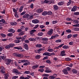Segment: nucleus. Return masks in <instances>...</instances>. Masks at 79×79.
Returning a JSON list of instances; mask_svg holds the SVG:
<instances>
[{"label":"nucleus","mask_w":79,"mask_h":79,"mask_svg":"<svg viewBox=\"0 0 79 79\" xmlns=\"http://www.w3.org/2000/svg\"><path fill=\"white\" fill-rule=\"evenodd\" d=\"M43 76H44L45 77H48V76H49V74H48L44 73L43 74Z\"/></svg>","instance_id":"nucleus-44"},{"label":"nucleus","mask_w":79,"mask_h":79,"mask_svg":"<svg viewBox=\"0 0 79 79\" xmlns=\"http://www.w3.org/2000/svg\"><path fill=\"white\" fill-rule=\"evenodd\" d=\"M9 77V75L7 73H6L4 75V78L5 79H8Z\"/></svg>","instance_id":"nucleus-26"},{"label":"nucleus","mask_w":79,"mask_h":79,"mask_svg":"<svg viewBox=\"0 0 79 79\" xmlns=\"http://www.w3.org/2000/svg\"><path fill=\"white\" fill-rule=\"evenodd\" d=\"M64 49H67L68 48H69V46L66 45H64L62 47Z\"/></svg>","instance_id":"nucleus-35"},{"label":"nucleus","mask_w":79,"mask_h":79,"mask_svg":"<svg viewBox=\"0 0 79 79\" xmlns=\"http://www.w3.org/2000/svg\"><path fill=\"white\" fill-rule=\"evenodd\" d=\"M14 48L15 49H17V50H22L23 48L21 47H15Z\"/></svg>","instance_id":"nucleus-30"},{"label":"nucleus","mask_w":79,"mask_h":79,"mask_svg":"<svg viewBox=\"0 0 79 79\" xmlns=\"http://www.w3.org/2000/svg\"><path fill=\"white\" fill-rule=\"evenodd\" d=\"M7 39H5V38H2L1 39V40L2 41H3V42H6V41H7Z\"/></svg>","instance_id":"nucleus-50"},{"label":"nucleus","mask_w":79,"mask_h":79,"mask_svg":"<svg viewBox=\"0 0 79 79\" xmlns=\"http://www.w3.org/2000/svg\"><path fill=\"white\" fill-rule=\"evenodd\" d=\"M33 18L32 16L29 15V17L27 19V20H29V19H31Z\"/></svg>","instance_id":"nucleus-55"},{"label":"nucleus","mask_w":79,"mask_h":79,"mask_svg":"<svg viewBox=\"0 0 79 79\" xmlns=\"http://www.w3.org/2000/svg\"><path fill=\"white\" fill-rule=\"evenodd\" d=\"M11 26H16L17 24V22H13L10 23Z\"/></svg>","instance_id":"nucleus-20"},{"label":"nucleus","mask_w":79,"mask_h":79,"mask_svg":"<svg viewBox=\"0 0 79 79\" xmlns=\"http://www.w3.org/2000/svg\"><path fill=\"white\" fill-rule=\"evenodd\" d=\"M9 45L10 48H12V47H14L15 46V44L13 43H10L9 44Z\"/></svg>","instance_id":"nucleus-21"},{"label":"nucleus","mask_w":79,"mask_h":79,"mask_svg":"<svg viewBox=\"0 0 79 79\" xmlns=\"http://www.w3.org/2000/svg\"><path fill=\"white\" fill-rule=\"evenodd\" d=\"M56 42L57 43H61V40H57L56 41Z\"/></svg>","instance_id":"nucleus-49"},{"label":"nucleus","mask_w":79,"mask_h":79,"mask_svg":"<svg viewBox=\"0 0 79 79\" xmlns=\"http://www.w3.org/2000/svg\"><path fill=\"white\" fill-rule=\"evenodd\" d=\"M44 10L42 9L39 8L36 10V11L39 13H41L43 12Z\"/></svg>","instance_id":"nucleus-8"},{"label":"nucleus","mask_w":79,"mask_h":79,"mask_svg":"<svg viewBox=\"0 0 79 79\" xmlns=\"http://www.w3.org/2000/svg\"><path fill=\"white\" fill-rule=\"evenodd\" d=\"M48 51L49 52H52L53 51V49L52 48H49L48 49Z\"/></svg>","instance_id":"nucleus-38"},{"label":"nucleus","mask_w":79,"mask_h":79,"mask_svg":"<svg viewBox=\"0 0 79 79\" xmlns=\"http://www.w3.org/2000/svg\"><path fill=\"white\" fill-rule=\"evenodd\" d=\"M66 53V51H62L60 52V56H66V54L65 53Z\"/></svg>","instance_id":"nucleus-7"},{"label":"nucleus","mask_w":79,"mask_h":79,"mask_svg":"<svg viewBox=\"0 0 79 79\" xmlns=\"http://www.w3.org/2000/svg\"><path fill=\"white\" fill-rule=\"evenodd\" d=\"M13 55L14 56H17V57H19V58H22L23 56V55L22 54H18V53H14Z\"/></svg>","instance_id":"nucleus-2"},{"label":"nucleus","mask_w":79,"mask_h":79,"mask_svg":"<svg viewBox=\"0 0 79 79\" xmlns=\"http://www.w3.org/2000/svg\"><path fill=\"white\" fill-rule=\"evenodd\" d=\"M48 15H52V12L51 11H48Z\"/></svg>","instance_id":"nucleus-52"},{"label":"nucleus","mask_w":79,"mask_h":79,"mask_svg":"<svg viewBox=\"0 0 79 79\" xmlns=\"http://www.w3.org/2000/svg\"><path fill=\"white\" fill-rule=\"evenodd\" d=\"M41 57V56L40 55H36L35 56V58L36 59H37V60H39L40 58Z\"/></svg>","instance_id":"nucleus-25"},{"label":"nucleus","mask_w":79,"mask_h":79,"mask_svg":"<svg viewBox=\"0 0 79 79\" xmlns=\"http://www.w3.org/2000/svg\"><path fill=\"white\" fill-rule=\"evenodd\" d=\"M74 30L75 31H79V28L76 27L74 28Z\"/></svg>","instance_id":"nucleus-51"},{"label":"nucleus","mask_w":79,"mask_h":79,"mask_svg":"<svg viewBox=\"0 0 79 79\" xmlns=\"http://www.w3.org/2000/svg\"><path fill=\"white\" fill-rule=\"evenodd\" d=\"M36 47H37V48H41V47H42V45L40 44H37L36 45Z\"/></svg>","instance_id":"nucleus-31"},{"label":"nucleus","mask_w":79,"mask_h":79,"mask_svg":"<svg viewBox=\"0 0 79 79\" xmlns=\"http://www.w3.org/2000/svg\"><path fill=\"white\" fill-rule=\"evenodd\" d=\"M25 32V31H23L21 32L19 34V35H24V33Z\"/></svg>","instance_id":"nucleus-43"},{"label":"nucleus","mask_w":79,"mask_h":79,"mask_svg":"<svg viewBox=\"0 0 79 79\" xmlns=\"http://www.w3.org/2000/svg\"><path fill=\"white\" fill-rule=\"evenodd\" d=\"M24 66H27L28 64H30V62H27V63H25L23 64Z\"/></svg>","instance_id":"nucleus-42"},{"label":"nucleus","mask_w":79,"mask_h":79,"mask_svg":"<svg viewBox=\"0 0 79 79\" xmlns=\"http://www.w3.org/2000/svg\"><path fill=\"white\" fill-rule=\"evenodd\" d=\"M0 35L3 38H5V37H6V35L5 34L3 33L1 34Z\"/></svg>","instance_id":"nucleus-34"},{"label":"nucleus","mask_w":79,"mask_h":79,"mask_svg":"<svg viewBox=\"0 0 79 79\" xmlns=\"http://www.w3.org/2000/svg\"><path fill=\"white\" fill-rule=\"evenodd\" d=\"M58 23V21L57 20L56 21H53L52 22V24H56V23Z\"/></svg>","instance_id":"nucleus-59"},{"label":"nucleus","mask_w":79,"mask_h":79,"mask_svg":"<svg viewBox=\"0 0 79 79\" xmlns=\"http://www.w3.org/2000/svg\"><path fill=\"white\" fill-rule=\"evenodd\" d=\"M46 63H48V64H51L52 63L51 61L49 59H48L46 60Z\"/></svg>","instance_id":"nucleus-36"},{"label":"nucleus","mask_w":79,"mask_h":79,"mask_svg":"<svg viewBox=\"0 0 79 79\" xmlns=\"http://www.w3.org/2000/svg\"><path fill=\"white\" fill-rule=\"evenodd\" d=\"M5 48H6V49H9V48H10L9 44L8 45H6L5 47Z\"/></svg>","instance_id":"nucleus-47"},{"label":"nucleus","mask_w":79,"mask_h":79,"mask_svg":"<svg viewBox=\"0 0 79 79\" xmlns=\"http://www.w3.org/2000/svg\"><path fill=\"white\" fill-rule=\"evenodd\" d=\"M72 71L73 74H77V70L75 69H72Z\"/></svg>","instance_id":"nucleus-16"},{"label":"nucleus","mask_w":79,"mask_h":79,"mask_svg":"<svg viewBox=\"0 0 79 79\" xmlns=\"http://www.w3.org/2000/svg\"><path fill=\"white\" fill-rule=\"evenodd\" d=\"M30 41H31V42H33V41H34V38H29L28 39Z\"/></svg>","instance_id":"nucleus-48"},{"label":"nucleus","mask_w":79,"mask_h":79,"mask_svg":"<svg viewBox=\"0 0 79 79\" xmlns=\"http://www.w3.org/2000/svg\"><path fill=\"white\" fill-rule=\"evenodd\" d=\"M73 24H77L79 23V20H74L73 21Z\"/></svg>","instance_id":"nucleus-28"},{"label":"nucleus","mask_w":79,"mask_h":79,"mask_svg":"<svg viewBox=\"0 0 79 79\" xmlns=\"http://www.w3.org/2000/svg\"><path fill=\"white\" fill-rule=\"evenodd\" d=\"M66 32L68 33H71V32L72 31L70 29H68V30H66Z\"/></svg>","instance_id":"nucleus-45"},{"label":"nucleus","mask_w":79,"mask_h":79,"mask_svg":"<svg viewBox=\"0 0 79 79\" xmlns=\"http://www.w3.org/2000/svg\"><path fill=\"white\" fill-rule=\"evenodd\" d=\"M48 15V12L47 11H44L42 13V15L43 16H46Z\"/></svg>","instance_id":"nucleus-19"},{"label":"nucleus","mask_w":79,"mask_h":79,"mask_svg":"<svg viewBox=\"0 0 79 79\" xmlns=\"http://www.w3.org/2000/svg\"><path fill=\"white\" fill-rule=\"evenodd\" d=\"M77 35H78V34H74L73 35V37L74 38H76L77 37Z\"/></svg>","instance_id":"nucleus-53"},{"label":"nucleus","mask_w":79,"mask_h":79,"mask_svg":"<svg viewBox=\"0 0 79 79\" xmlns=\"http://www.w3.org/2000/svg\"><path fill=\"white\" fill-rule=\"evenodd\" d=\"M42 48H40L38 49L37 51V53H40V52L41 51H42Z\"/></svg>","instance_id":"nucleus-40"},{"label":"nucleus","mask_w":79,"mask_h":79,"mask_svg":"<svg viewBox=\"0 0 79 79\" xmlns=\"http://www.w3.org/2000/svg\"><path fill=\"white\" fill-rule=\"evenodd\" d=\"M13 73L16 74V75H18V74H20L21 73L19 72L18 70L17 69H14L13 70Z\"/></svg>","instance_id":"nucleus-4"},{"label":"nucleus","mask_w":79,"mask_h":79,"mask_svg":"<svg viewBox=\"0 0 79 79\" xmlns=\"http://www.w3.org/2000/svg\"><path fill=\"white\" fill-rule=\"evenodd\" d=\"M41 38L40 37H37L34 39L35 41H36L37 40H40Z\"/></svg>","instance_id":"nucleus-23"},{"label":"nucleus","mask_w":79,"mask_h":79,"mask_svg":"<svg viewBox=\"0 0 79 79\" xmlns=\"http://www.w3.org/2000/svg\"><path fill=\"white\" fill-rule=\"evenodd\" d=\"M39 66V65H34L32 66L31 68L34 69H36V68H37Z\"/></svg>","instance_id":"nucleus-22"},{"label":"nucleus","mask_w":79,"mask_h":79,"mask_svg":"<svg viewBox=\"0 0 79 79\" xmlns=\"http://www.w3.org/2000/svg\"><path fill=\"white\" fill-rule=\"evenodd\" d=\"M42 40H43V41H48V39L47 38H43L42 39Z\"/></svg>","instance_id":"nucleus-33"},{"label":"nucleus","mask_w":79,"mask_h":79,"mask_svg":"<svg viewBox=\"0 0 79 79\" xmlns=\"http://www.w3.org/2000/svg\"><path fill=\"white\" fill-rule=\"evenodd\" d=\"M26 12L23 11L20 14V15L23 16V15H25V14H26Z\"/></svg>","instance_id":"nucleus-56"},{"label":"nucleus","mask_w":79,"mask_h":79,"mask_svg":"<svg viewBox=\"0 0 79 79\" xmlns=\"http://www.w3.org/2000/svg\"><path fill=\"white\" fill-rule=\"evenodd\" d=\"M5 58H6V57L4 54H2V56H0V61H1L2 60H5Z\"/></svg>","instance_id":"nucleus-13"},{"label":"nucleus","mask_w":79,"mask_h":79,"mask_svg":"<svg viewBox=\"0 0 79 79\" xmlns=\"http://www.w3.org/2000/svg\"><path fill=\"white\" fill-rule=\"evenodd\" d=\"M39 25L38 24H37L35 25V26L34 27L33 29H37V27H39Z\"/></svg>","instance_id":"nucleus-58"},{"label":"nucleus","mask_w":79,"mask_h":79,"mask_svg":"<svg viewBox=\"0 0 79 79\" xmlns=\"http://www.w3.org/2000/svg\"><path fill=\"white\" fill-rule=\"evenodd\" d=\"M27 60H21L22 63H25V62H27Z\"/></svg>","instance_id":"nucleus-60"},{"label":"nucleus","mask_w":79,"mask_h":79,"mask_svg":"<svg viewBox=\"0 0 79 79\" xmlns=\"http://www.w3.org/2000/svg\"><path fill=\"white\" fill-rule=\"evenodd\" d=\"M65 61H71V60L72 59L69 57H67L65 58Z\"/></svg>","instance_id":"nucleus-29"},{"label":"nucleus","mask_w":79,"mask_h":79,"mask_svg":"<svg viewBox=\"0 0 79 79\" xmlns=\"http://www.w3.org/2000/svg\"><path fill=\"white\" fill-rule=\"evenodd\" d=\"M30 7L32 9L33 8H34V4L33 3H31L30 6Z\"/></svg>","instance_id":"nucleus-57"},{"label":"nucleus","mask_w":79,"mask_h":79,"mask_svg":"<svg viewBox=\"0 0 79 79\" xmlns=\"http://www.w3.org/2000/svg\"><path fill=\"white\" fill-rule=\"evenodd\" d=\"M21 42V40H17L15 41V42L17 44H19Z\"/></svg>","instance_id":"nucleus-46"},{"label":"nucleus","mask_w":79,"mask_h":79,"mask_svg":"<svg viewBox=\"0 0 79 79\" xmlns=\"http://www.w3.org/2000/svg\"><path fill=\"white\" fill-rule=\"evenodd\" d=\"M22 30L21 29H19L17 30V31L18 32H22Z\"/></svg>","instance_id":"nucleus-63"},{"label":"nucleus","mask_w":79,"mask_h":79,"mask_svg":"<svg viewBox=\"0 0 79 79\" xmlns=\"http://www.w3.org/2000/svg\"><path fill=\"white\" fill-rule=\"evenodd\" d=\"M44 34V33L42 32H40L38 33L37 35L38 36H42Z\"/></svg>","instance_id":"nucleus-32"},{"label":"nucleus","mask_w":79,"mask_h":79,"mask_svg":"<svg viewBox=\"0 0 79 79\" xmlns=\"http://www.w3.org/2000/svg\"><path fill=\"white\" fill-rule=\"evenodd\" d=\"M0 69L1 72L2 73H5V71H4V67L2 66H1L0 67Z\"/></svg>","instance_id":"nucleus-24"},{"label":"nucleus","mask_w":79,"mask_h":79,"mask_svg":"<svg viewBox=\"0 0 79 79\" xmlns=\"http://www.w3.org/2000/svg\"><path fill=\"white\" fill-rule=\"evenodd\" d=\"M66 21H71L72 20V19L69 18H67V19H66Z\"/></svg>","instance_id":"nucleus-61"},{"label":"nucleus","mask_w":79,"mask_h":79,"mask_svg":"<svg viewBox=\"0 0 79 79\" xmlns=\"http://www.w3.org/2000/svg\"><path fill=\"white\" fill-rule=\"evenodd\" d=\"M18 78V76H15L13 77L12 78V79H17V78Z\"/></svg>","instance_id":"nucleus-54"},{"label":"nucleus","mask_w":79,"mask_h":79,"mask_svg":"<svg viewBox=\"0 0 79 79\" xmlns=\"http://www.w3.org/2000/svg\"><path fill=\"white\" fill-rule=\"evenodd\" d=\"M38 71H40V73H43L44 71V69H40L38 70Z\"/></svg>","instance_id":"nucleus-37"},{"label":"nucleus","mask_w":79,"mask_h":79,"mask_svg":"<svg viewBox=\"0 0 79 79\" xmlns=\"http://www.w3.org/2000/svg\"><path fill=\"white\" fill-rule=\"evenodd\" d=\"M7 35L8 37H12L13 35L12 33H9L7 34Z\"/></svg>","instance_id":"nucleus-41"},{"label":"nucleus","mask_w":79,"mask_h":79,"mask_svg":"<svg viewBox=\"0 0 79 79\" xmlns=\"http://www.w3.org/2000/svg\"><path fill=\"white\" fill-rule=\"evenodd\" d=\"M45 73H52V70H51L50 69L47 68L45 70Z\"/></svg>","instance_id":"nucleus-12"},{"label":"nucleus","mask_w":79,"mask_h":79,"mask_svg":"<svg viewBox=\"0 0 79 79\" xmlns=\"http://www.w3.org/2000/svg\"><path fill=\"white\" fill-rule=\"evenodd\" d=\"M24 8V6H22L19 9V10L20 13H21L23 11V9Z\"/></svg>","instance_id":"nucleus-27"},{"label":"nucleus","mask_w":79,"mask_h":79,"mask_svg":"<svg viewBox=\"0 0 79 79\" xmlns=\"http://www.w3.org/2000/svg\"><path fill=\"white\" fill-rule=\"evenodd\" d=\"M72 37V35L70 34L68 35L67 39H70Z\"/></svg>","instance_id":"nucleus-62"},{"label":"nucleus","mask_w":79,"mask_h":79,"mask_svg":"<svg viewBox=\"0 0 79 79\" xmlns=\"http://www.w3.org/2000/svg\"><path fill=\"white\" fill-rule=\"evenodd\" d=\"M62 72L64 73V74H68V72L66 70V69H64L62 70Z\"/></svg>","instance_id":"nucleus-17"},{"label":"nucleus","mask_w":79,"mask_h":79,"mask_svg":"<svg viewBox=\"0 0 79 79\" xmlns=\"http://www.w3.org/2000/svg\"><path fill=\"white\" fill-rule=\"evenodd\" d=\"M71 69L69 67H68L67 68H66L65 69L67 71H71Z\"/></svg>","instance_id":"nucleus-64"},{"label":"nucleus","mask_w":79,"mask_h":79,"mask_svg":"<svg viewBox=\"0 0 79 79\" xmlns=\"http://www.w3.org/2000/svg\"><path fill=\"white\" fill-rule=\"evenodd\" d=\"M29 17V15L28 14H25L24 15L22 16L23 18H27V19H28Z\"/></svg>","instance_id":"nucleus-9"},{"label":"nucleus","mask_w":79,"mask_h":79,"mask_svg":"<svg viewBox=\"0 0 79 79\" xmlns=\"http://www.w3.org/2000/svg\"><path fill=\"white\" fill-rule=\"evenodd\" d=\"M77 6H74L71 9V11H76L77 10Z\"/></svg>","instance_id":"nucleus-11"},{"label":"nucleus","mask_w":79,"mask_h":79,"mask_svg":"<svg viewBox=\"0 0 79 79\" xmlns=\"http://www.w3.org/2000/svg\"><path fill=\"white\" fill-rule=\"evenodd\" d=\"M49 3V1L48 0H45L44 1V2H41V3Z\"/></svg>","instance_id":"nucleus-39"},{"label":"nucleus","mask_w":79,"mask_h":79,"mask_svg":"<svg viewBox=\"0 0 79 79\" xmlns=\"http://www.w3.org/2000/svg\"><path fill=\"white\" fill-rule=\"evenodd\" d=\"M6 64L7 65L10 64H13V62L11 61V60L10 59H7L6 60Z\"/></svg>","instance_id":"nucleus-1"},{"label":"nucleus","mask_w":79,"mask_h":79,"mask_svg":"<svg viewBox=\"0 0 79 79\" xmlns=\"http://www.w3.org/2000/svg\"><path fill=\"white\" fill-rule=\"evenodd\" d=\"M8 32H12V33H14L15 32V30H14L13 28H10L8 30Z\"/></svg>","instance_id":"nucleus-10"},{"label":"nucleus","mask_w":79,"mask_h":79,"mask_svg":"<svg viewBox=\"0 0 79 79\" xmlns=\"http://www.w3.org/2000/svg\"><path fill=\"white\" fill-rule=\"evenodd\" d=\"M39 20L37 19H34L32 20V23H35V24H37V23H39Z\"/></svg>","instance_id":"nucleus-18"},{"label":"nucleus","mask_w":79,"mask_h":79,"mask_svg":"<svg viewBox=\"0 0 79 79\" xmlns=\"http://www.w3.org/2000/svg\"><path fill=\"white\" fill-rule=\"evenodd\" d=\"M53 9L55 11H57L59 10V7L56 5H55L53 6Z\"/></svg>","instance_id":"nucleus-5"},{"label":"nucleus","mask_w":79,"mask_h":79,"mask_svg":"<svg viewBox=\"0 0 79 79\" xmlns=\"http://www.w3.org/2000/svg\"><path fill=\"white\" fill-rule=\"evenodd\" d=\"M57 74H54L52 76H50L49 77V79H55L56 77H57Z\"/></svg>","instance_id":"nucleus-3"},{"label":"nucleus","mask_w":79,"mask_h":79,"mask_svg":"<svg viewBox=\"0 0 79 79\" xmlns=\"http://www.w3.org/2000/svg\"><path fill=\"white\" fill-rule=\"evenodd\" d=\"M23 47L25 49H26L27 50H29V47L28 46V45H27V44H25L24 45H23Z\"/></svg>","instance_id":"nucleus-15"},{"label":"nucleus","mask_w":79,"mask_h":79,"mask_svg":"<svg viewBox=\"0 0 79 79\" xmlns=\"http://www.w3.org/2000/svg\"><path fill=\"white\" fill-rule=\"evenodd\" d=\"M53 29H50L49 31H48L47 33V35H51L53 34Z\"/></svg>","instance_id":"nucleus-6"},{"label":"nucleus","mask_w":79,"mask_h":79,"mask_svg":"<svg viewBox=\"0 0 79 79\" xmlns=\"http://www.w3.org/2000/svg\"><path fill=\"white\" fill-rule=\"evenodd\" d=\"M64 4V1H61L58 3V5L59 6L63 5Z\"/></svg>","instance_id":"nucleus-14"}]
</instances>
